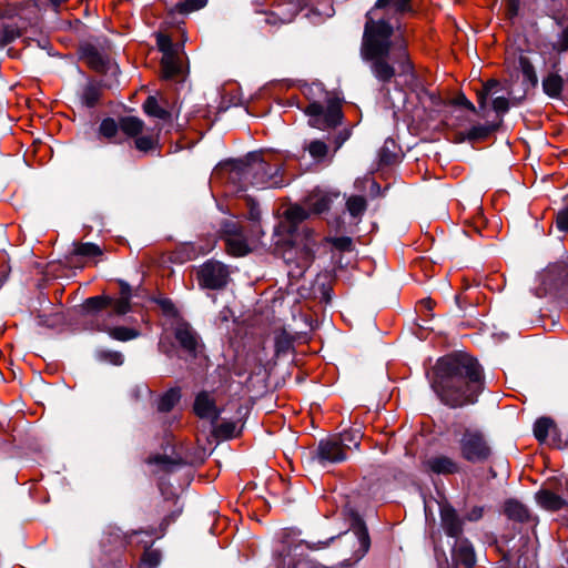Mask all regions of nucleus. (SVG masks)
<instances>
[{
    "label": "nucleus",
    "instance_id": "obj_1",
    "mask_svg": "<svg viewBox=\"0 0 568 568\" xmlns=\"http://www.w3.org/2000/svg\"><path fill=\"white\" fill-rule=\"evenodd\" d=\"M410 0H377L366 14V23L361 44V58L367 63L371 73L383 87L396 77L412 72L413 64L407 43L399 24L381 14L394 12L402 14L412 11Z\"/></svg>",
    "mask_w": 568,
    "mask_h": 568
},
{
    "label": "nucleus",
    "instance_id": "obj_2",
    "mask_svg": "<svg viewBox=\"0 0 568 568\" xmlns=\"http://www.w3.org/2000/svg\"><path fill=\"white\" fill-rule=\"evenodd\" d=\"M484 386L483 368L468 354L442 357L434 367L432 387L440 400L452 408L476 403Z\"/></svg>",
    "mask_w": 568,
    "mask_h": 568
},
{
    "label": "nucleus",
    "instance_id": "obj_3",
    "mask_svg": "<svg viewBox=\"0 0 568 568\" xmlns=\"http://www.w3.org/2000/svg\"><path fill=\"white\" fill-rule=\"evenodd\" d=\"M241 164L240 171L256 187H281L285 184L281 168L268 164L262 153H250Z\"/></svg>",
    "mask_w": 568,
    "mask_h": 568
},
{
    "label": "nucleus",
    "instance_id": "obj_4",
    "mask_svg": "<svg viewBox=\"0 0 568 568\" xmlns=\"http://www.w3.org/2000/svg\"><path fill=\"white\" fill-rule=\"evenodd\" d=\"M460 457L471 464L486 463L491 454V446L483 430L475 427H464L457 437Z\"/></svg>",
    "mask_w": 568,
    "mask_h": 568
},
{
    "label": "nucleus",
    "instance_id": "obj_5",
    "mask_svg": "<svg viewBox=\"0 0 568 568\" xmlns=\"http://www.w3.org/2000/svg\"><path fill=\"white\" fill-rule=\"evenodd\" d=\"M535 288L538 297L560 291L568 292V257L550 263L537 276Z\"/></svg>",
    "mask_w": 568,
    "mask_h": 568
},
{
    "label": "nucleus",
    "instance_id": "obj_6",
    "mask_svg": "<svg viewBox=\"0 0 568 568\" xmlns=\"http://www.w3.org/2000/svg\"><path fill=\"white\" fill-rule=\"evenodd\" d=\"M83 311L87 315L95 318L97 315H102L108 321H111L114 315L122 316L131 311V301L126 297L112 298L108 295H98L89 297L84 301Z\"/></svg>",
    "mask_w": 568,
    "mask_h": 568
},
{
    "label": "nucleus",
    "instance_id": "obj_7",
    "mask_svg": "<svg viewBox=\"0 0 568 568\" xmlns=\"http://www.w3.org/2000/svg\"><path fill=\"white\" fill-rule=\"evenodd\" d=\"M230 277L227 267L217 261H207L197 271L201 287L221 290L226 286Z\"/></svg>",
    "mask_w": 568,
    "mask_h": 568
},
{
    "label": "nucleus",
    "instance_id": "obj_8",
    "mask_svg": "<svg viewBox=\"0 0 568 568\" xmlns=\"http://www.w3.org/2000/svg\"><path fill=\"white\" fill-rule=\"evenodd\" d=\"M91 326L100 332H105L108 335L119 342H128L138 338L141 333L136 328L126 326H112L111 321H108L102 315H97L91 318Z\"/></svg>",
    "mask_w": 568,
    "mask_h": 568
},
{
    "label": "nucleus",
    "instance_id": "obj_9",
    "mask_svg": "<svg viewBox=\"0 0 568 568\" xmlns=\"http://www.w3.org/2000/svg\"><path fill=\"white\" fill-rule=\"evenodd\" d=\"M316 456L318 463L326 466L327 464L344 462L347 458V453L344 452L342 443L332 436L318 443Z\"/></svg>",
    "mask_w": 568,
    "mask_h": 568
},
{
    "label": "nucleus",
    "instance_id": "obj_10",
    "mask_svg": "<svg viewBox=\"0 0 568 568\" xmlns=\"http://www.w3.org/2000/svg\"><path fill=\"white\" fill-rule=\"evenodd\" d=\"M338 197L339 192L317 187L304 199V204L312 214H322L327 212L332 203Z\"/></svg>",
    "mask_w": 568,
    "mask_h": 568
},
{
    "label": "nucleus",
    "instance_id": "obj_11",
    "mask_svg": "<svg viewBox=\"0 0 568 568\" xmlns=\"http://www.w3.org/2000/svg\"><path fill=\"white\" fill-rule=\"evenodd\" d=\"M174 337L185 353L192 357L196 356L200 347V338L190 324L184 322L176 324Z\"/></svg>",
    "mask_w": 568,
    "mask_h": 568
},
{
    "label": "nucleus",
    "instance_id": "obj_12",
    "mask_svg": "<svg viewBox=\"0 0 568 568\" xmlns=\"http://www.w3.org/2000/svg\"><path fill=\"white\" fill-rule=\"evenodd\" d=\"M426 469L436 475H455L460 473V464L453 457L437 454L427 458L424 463Z\"/></svg>",
    "mask_w": 568,
    "mask_h": 568
},
{
    "label": "nucleus",
    "instance_id": "obj_13",
    "mask_svg": "<svg viewBox=\"0 0 568 568\" xmlns=\"http://www.w3.org/2000/svg\"><path fill=\"white\" fill-rule=\"evenodd\" d=\"M452 557L457 568H473L476 561L473 546L466 539L456 540Z\"/></svg>",
    "mask_w": 568,
    "mask_h": 568
},
{
    "label": "nucleus",
    "instance_id": "obj_14",
    "mask_svg": "<svg viewBox=\"0 0 568 568\" xmlns=\"http://www.w3.org/2000/svg\"><path fill=\"white\" fill-rule=\"evenodd\" d=\"M442 526L445 532L454 538H458L463 532V520L456 510L450 506H443L440 509Z\"/></svg>",
    "mask_w": 568,
    "mask_h": 568
},
{
    "label": "nucleus",
    "instance_id": "obj_15",
    "mask_svg": "<svg viewBox=\"0 0 568 568\" xmlns=\"http://www.w3.org/2000/svg\"><path fill=\"white\" fill-rule=\"evenodd\" d=\"M194 412L200 418L217 419L219 412L215 407L214 400L206 392L200 393L194 402Z\"/></svg>",
    "mask_w": 568,
    "mask_h": 568
},
{
    "label": "nucleus",
    "instance_id": "obj_16",
    "mask_svg": "<svg viewBox=\"0 0 568 568\" xmlns=\"http://www.w3.org/2000/svg\"><path fill=\"white\" fill-rule=\"evenodd\" d=\"M565 85L564 78L557 72H549L541 81L544 93L555 100H564L562 90Z\"/></svg>",
    "mask_w": 568,
    "mask_h": 568
},
{
    "label": "nucleus",
    "instance_id": "obj_17",
    "mask_svg": "<svg viewBox=\"0 0 568 568\" xmlns=\"http://www.w3.org/2000/svg\"><path fill=\"white\" fill-rule=\"evenodd\" d=\"M82 59L85 63L98 72H104L109 63L106 57L101 54L94 47L85 45L82 48Z\"/></svg>",
    "mask_w": 568,
    "mask_h": 568
},
{
    "label": "nucleus",
    "instance_id": "obj_18",
    "mask_svg": "<svg viewBox=\"0 0 568 568\" xmlns=\"http://www.w3.org/2000/svg\"><path fill=\"white\" fill-rule=\"evenodd\" d=\"M161 69L163 78L166 80L178 77L182 71V61L179 51L163 55L161 59Z\"/></svg>",
    "mask_w": 568,
    "mask_h": 568
},
{
    "label": "nucleus",
    "instance_id": "obj_19",
    "mask_svg": "<svg viewBox=\"0 0 568 568\" xmlns=\"http://www.w3.org/2000/svg\"><path fill=\"white\" fill-rule=\"evenodd\" d=\"M143 111L152 118H156L160 120H170L171 113L168 110V103L164 102L162 105L155 97H148V99L143 103Z\"/></svg>",
    "mask_w": 568,
    "mask_h": 568
},
{
    "label": "nucleus",
    "instance_id": "obj_20",
    "mask_svg": "<svg viewBox=\"0 0 568 568\" xmlns=\"http://www.w3.org/2000/svg\"><path fill=\"white\" fill-rule=\"evenodd\" d=\"M536 500L544 509L551 511L559 510L566 505V501L560 496L547 489L538 491Z\"/></svg>",
    "mask_w": 568,
    "mask_h": 568
},
{
    "label": "nucleus",
    "instance_id": "obj_21",
    "mask_svg": "<svg viewBox=\"0 0 568 568\" xmlns=\"http://www.w3.org/2000/svg\"><path fill=\"white\" fill-rule=\"evenodd\" d=\"M334 439L339 440L342 443V447L344 448V452H348L352 449H358L361 445V439L363 437L361 428H351L347 430H344L339 435L333 436Z\"/></svg>",
    "mask_w": 568,
    "mask_h": 568
},
{
    "label": "nucleus",
    "instance_id": "obj_22",
    "mask_svg": "<svg viewBox=\"0 0 568 568\" xmlns=\"http://www.w3.org/2000/svg\"><path fill=\"white\" fill-rule=\"evenodd\" d=\"M102 94V87L95 81H89L81 91V103L88 108L94 106Z\"/></svg>",
    "mask_w": 568,
    "mask_h": 568
},
{
    "label": "nucleus",
    "instance_id": "obj_23",
    "mask_svg": "<svg viewBox=\"0 0 568 568\" xmlns=\"http://www.w3.org/2000/svg\"><path fill=\"white\" fill-rule=\"evenodd\" d=\"M226 248L234 256H244L251 248L244 233L225 239Z\"/></svg>",
    "mask_w": 568,
    "mask_h": 568
},
{
    "label": "nucleus",
    "instance_id": "obj_24",
    "mask_svg": "<svg viewBox=\"0 0 568 568\" xmlns=\"http://www.w3.org/2000/svg\"><path fill=\"white\" fill-rule=\"evenodd\" d=\"M205 252L193 243H184L180 245L173 253V260L179 263L195 260L199 255Z\"/></svg>",
    "mask_w": 568,
    "mask_h": 568
},
{
    "label": "nucleus",
    "instance_id": "obj_25",
    "mask_svg": "<svg viewBox=\"0 0 568 568\" xmlns=\"http://www.w3.org/2000/svg\"><path fill=\"white\" fill-rule=\"evenodd\" d=\"M120 130L131 138L140 135L144 129V122L136 116H123L119 120Z\"/></svg>",
    "mask_w": 568,
    "mask_h": 568
},
{
    "label": "nucleus",
    "instance_id": "obj_26",
    "mask_svg": "<svg viewBox=\"0 0 568 568\" xmlns=\"http://www.w3.org/2000/svg\"><path fill=\"white\" fill-rule=\"evenodd\" d=\"M505 514L509 519L525 521L528 519V509L518 500L509 499L505 503Z\"/></svg>",
    "mask_w": 568,
    "mask_h": 568
},
{
    "label": "nucleus",
    "instance_id": "obj_27",
    "mask_svg": "<svg viewBox=\"0 0 568 568\" xmlns=\"http://www.w3.org/2000/svg\"><path fill=\"white\" fill-rule=\"evenodd\" d=\"M500 82L491 79L484 83L483 89L477 92L478 110L484 112L487 108V99L489 95L496 94L499 91Z\"/></svg>",
    "mask_w": 568,
    "mask_h": 568
},
{
    "label": "nucleus",
    "instance_id": "obj_28",
    "mask_svg": "<svg viewBox=\"0 0 568 568\" xmlns=\"http://www.w3.org/2000/svg\"><path fill=\"white\" fill-rule=\"evenodd\" d=\"M291 7H292V10L286 13H280V12H275V11L265 12V19H264L265 24H267L272 28H277L282 24L292 22L296 14V9H295L294 4H292Z\"/></svg>",
    "mask_w": 568,
    "mask_h": 568
},
{
    "label": "nucleus",
    "instance_id": "obj_29",
    "mask_svg": "<svg viewBox=\"0 0 568 568\" xmlns=\"http://www.w3.org/2000/svg\"><path fill=\"white\" fill-rule=\"evenodd\" d=\"M342 110L337 103H331L322 115V125L325 129L335 128L342 121Z\"/></svg>",
    "mask_w": 568,
    "mask_h": 568
},
{
    "label": "nucleus",
    "instance_id": "obj_30",
    "mask_svg": "<svg viewBox=\"0 0 568 568\" xmlns=\"http://www.w3.org/2000/svg\"><path fill=\"white\" fill-rule=\"evenodd\" d=\"M311 214L312 213L305 206L304 203H303V205H298V204L291 205L290 207L286 209V211L284 213L285 219L294 226L298 225L300 223H302L303 221L308 219Z\"/></svg>",
    "mask_w": 568,
    "mask_h": 568
},
{
    "label": "nucleus",
    "instance_id": "obj_31",
    "mask_svg": "<svg viewBox=\"0 0 568 568\" xmlns=\"http://www.w3.org/2000/svg\"><path fill=\"white\" fill-rule=\"evenodd\" d=\"M367 202L362 195H352L346 201V209L353 217H359L364 214Z\"/></svg>",
    "mask_w": 568,
    "mask_h": 568
},
{
    "label": "nucleus",
    "instance_id": "obj_32",
    "mask_svg": "<svg viewBox=\"0 0 568 568\" xmlns=\"http://www.w3.org/2000/svg\"><path fill=\"white\" fill-rule=\"evenodd\" d=\"M555 428L552 419L548 417H541L536 420L534 425V435L539 442H545L551 429Z\"/></svg>",
    "mask_w": 568,
    "mask_h": 568
},
{
    "label": "nucleus",
    "instance_id": "obj_33",
    "mask_svg": "<svg viewBox=\"0 0 568 568\" xmlns=\"http://www.w3.org/2000/svg\"><path fill=\"white\" fill-rule=\"evenodd\" d=\"M499 124H477L469 129L467 133V138L469 140H481L489 136L493 132L497 130Z\"/></svg>",
    "mask_w": 568,
    "mask_h": 568
},
{
    "label": "nucleus",
    "instance_id": "obj_34",
    "mask_svg": "<svg viewBox=\"0 0 568 568\" xmlns=\"http://www.w3.org/2000/svg\"><path fill=\"white\" fill-rule=\"evenodd\" d=\"M305 113L310 116V125L324 130L322 125V115L324 113V106L321 103H310L305 110Z\"/></svg>",
    "mask_w": 568,
    "mask_h": 568
},
{
    "label": "nucleus",
    "instance_id": "obj_35",
    "mask_svg": "<svg viewBox=\"0 0 568 568\" xmlns=\"http://www.w3.org/2000/svg\"><path fill=\"white\" fill-rule=\"evenodd\" d=\"M304 149L316 161H322L328 153V145L322 140H313Z\"/></svg>",
    "mask_w": 568,
    "mask_h": 568
},
{
    "label": "nucleus",
    "instance_id": "obj_36",
    "mask_svg": "<svg viewBox=\"0 0 568 568\" xmlns=\"http://www.w3.org/2000/svg\"><path fill=\"white\" fill-rule=\"evenodd\" d=\"M180 400V392L179 389H170L168 390L159 400L158 409L160 412H169L174 405Z\"/></svg>",
    "mask_w": 568,
    "mask_h": 568
},
{
    "label": "nucleus",
    "instance_id": "obj_37",
    "mask_svg": "<svg viewBox=\"0 0 568 568\" xmlns=\"http://www.w3.org/2000/svg\"><path fill=\"white\" fill-rule=\"evenodd\" d=\"M519 68L525 80H527L532 87H536L538 83L537 73L535 67L527 57L519 58Z\"/></svg>",
    "mask_w": 568,
    "mask_h": 568
},
{
    "label": "nucleus",
    "instance_id": "obj_38",
    "mask_svg": "<svg viewBox=\"0 0 568 568\" xmlns=\"http://www.w3.org/2000/svg\"><path fill=\"white\" fill-rule=\"evenodd\" d=\"M74 254L85 257H98L102 255L100 246L93 243H79L75 244Z\"/></svg>",
    "mask_w": 568,
    "mask_h": 568
},
{
    "label": "nucleus",
    "instance_id": "obj_39",
    "mask_svg": "<svg viewBox=\"0 0 568 568\" xmlns=\"http://www.w3.org/2000/svg\"><path fill=\"white\" fill-rule=\"evenodd\" d=\"M20 36H21V31L16 24H13V23L2 24L1 34H0V43L2 45H6V44L14 41Z\"/></svg>",
    "mask_w": 568,
    "mask_h": 568
},
{
    "label": "nucleus",
    "instance_id": "obj_40",
    "mask_svg": "<svg viewBox=\"0 0 568 568\" xmlns=\"http://www.w3.org/2000/svg\"><path fill=\"white\" fill-rule=\"evenodd\" d=\"M119 130V122L116 123L115 120L111 118L102 120L99 126L100 134L106 139L114 138Z\"/></svg>",
    "mask_w": 568,
    "mask_h": 568
},
{
    "label": "nucleus",
    "instance_id": "obj_41",
    "mask_svg": "<svg viewBox=\"0 0 568 568\" xmlns=\"http://www.w3.org/2000/svg\"><path fill=\"white\" fill-rule=\"evenodd\" d=\"M354 534L357 536L358 542L364 551L369 547V536L364 523L361 519L356 520L353 527Z\"/></svg>",
    "mask_w": 568,
    "mask_h": 568
},
{
    "label": "nucleus",
    "instance_id": "obj_42",
    "mask_svg": "<svg viewBox=\"0 0 568 568\" xmlns=\"http://www.w3.org/2000/svg\"><path fill=\"white\" fill-rule=\"evenodd\" d=\"M207 0H184L176 4V10L180 13H190L204 8Z\"/></svg>",
    "mask_w": 568,
    "mask_h": 568
},
{
    "label": "nucleus",
    "instance_id": "obj_43",
    "mask_svg": "<svg viewBox=\"0 0 568 568\" xmlns=\"http://www.w3.org/2000/svg\"><path fill=\"white\" fill-rule=\"evenodd\" d=\"M156 44L163 55L172 54L179 51V48L172 43L171 39L165 34H159L156 38Z\"/></svg>",
    "mask_w": 568,
    "mask_h": 568
},
{
    "label": "nucleus",
    "instance_id": "obj_44",
    "mask_svg": "<svg viewBox=\"0 0 568 568\" xmlns=\"http://www.w3.org/2000/svg\"><path fill=\"white\" fill-rule=\"evenodd\" d=\"M314 257V251L310 246H305L301 251V258L297 263V267L300 268L297 275H302L304 271L311 265Z\"/></svg>",
    "mask_w": 568,
    "mask_h": 568
},
{
    "label": "nucleus",
    "instance_id": "obj_45",
    "mask_svg": "<svg viewBox=\"0 0 568 568\" xmlns=\"http://www.w3.org/2000/svg\"><path fill=\"white\" fill-rule=\"evenodd\" d=\"M313 11L320 17L328 18L334 13V8L331 0H317Z\"/></svg>",
    "mask_w": 568,
    "mask_h": 568
},
{
    "label": "nucleus",
    "instance_id": "obj_46",
    "mask_svg": "<svg viewBox=\"0 0 568 568\" xmlns=\"http://www.w3.org/2000/svg\"><path fill=\"white\" fill-rule=\"evenodd\" d=\"M222 233L225 240L226 237L240 235L241 233H243V229L236 221L226 220L222 224Z\"/></svg>",
    "mask_w": 568,
    "mask_h": 568
},
{
    "label": "nucleus",
    "instance_id": "obj_47",
    "mask_svg": "<svg viewBox=\"0 0 568 568\" xmlns=\"http://www.w3.org/2000/svg\"><path fill=\"white\" fill-rule=\"evenodd\" d=\"M292 347V339L286 333H281L275 339V352L277 355L286 353Z\"/></svg>",
    "mask_w": 568,
    "mask_h": 568
},
{
    "label": "nucleus",
    "instance_id": "obj_48",
    "mask_svg": "<svg viewBox=\"0 0 568 568\" xmlns=\"http://www.w3.org/2000/svg\"><path fill=\"white\" fill-rule=\"evenodd\" d=\"M142 561L150 568H155L161 561V554L155 549H148L144 551Z\"/></svg>",
    "mask_w": 568,
    "mask_h": 568
},
{
    "label": "nucleus",
    "instance_id": "obj_49",
    "mask_svg": "<svg viewBox=\"0 0 568 568\" xmlns=\"http://www.w3.org/2000/svg\"><path fill=\"white\" fill-rule=\"evenodd\" d=\"M155 143H156L155 139L152 136H149V135H142V136L138 135L135 139V148L143 152H148V151H151L152 149H154Z\"/></svg>",
    "mask_w": 568,
    "mask_h": 568
},
{
    "label": "nucleus",
    "instance_id": "obj_50",
    "mask_svg": "<svg viewBox=\"0 0 568 568\" xmlns=\"http://www.w3.org/2000/svg\"><path fill=\"white\" fill-rule=\"evenodd\" d=\"M520 0H507L505 7V17L509 21H514L519 13Z\"/></svg>",
    "mask_w": 568,
    "mask_h": 568
},
{
    "label": "nucleus",
    "instance_id": "obj_51",
    "mask_svg": "<svg viewBox=\"0 0 568 568\" xmlns=\"http://www.w3.org/2000/svg\"><path fill=\"white\" fill-rule=\"evenodd\" d=\"M554 50L558 53L568 52V27L558 36V39L554 44Z\"/></svg>",
    "mask_w": 568,
    "mask_h": 568
},
{
    "label": "nucleus",
    "instance_id": "obj_52",
    "mask_svg": "<svg viewBox=\"0 0 568 568\" xmlns=\"http://www.w3.org/2000/svg\"><path fill=\"white\" fill-rule=\"evenodd\" d=\"M556 225L558 230L568 232V205L557 213Z\"/></svg>",
    "mask_w": 568,
    "mask_h": 568
},
{
    "label": "nucleus",
    "instance_id": "obj_53",
    "mask_svg": "<svg viewBox=\"0 0 568 568\" xmlns=\"http://www.w3.org/2000/svg\"><path fill=\"white\" fill-rule=\"evenodd\" d=\"M493 109L498 114H505L509 110V101L505 97H497L493 100Z\"/></svg>",
    "mask_w": 568,
    "mask_h": 568
},
{
    "label": "nucleus",
    "instance_id": "obj_54",
    "mask_svg": "<svg viewBox=\"0 0 568 568\" xmlns=\"http://www.w3.org/2000/svg\"><path fill=\"white\" fill-rule=\"evenodd\" d=\"M101 358L110 362L113 365H122L123 355L120 352H102Z\"/></svg>",
    "mask_w": 568,
    "mask_h": 568
},
{
    "label": "nucleus",
    "instance_id": "obj_55",
    "mask_svg": "<svg viewBox=\"0 0 568 568\" xmlns=\"http://www.w3.org/2000/svg\"><path fill=\"white\" fill-rule=\"evenodd\" d=\"M247 205H248L247 219L250 221H252L253 223H257L260 221V215H261L258 205L251 199L247 200Z\"/></svg>",
    "mask_w": 568,
    "mask_h": 568
},
{
    "label": "nucleus",
    "instance_id": "obj_56",
    "mask_svg": "<svg viewBox=\"0 0 568 568\" xmlns=\"http://www.w3.org/2000/svg\"><path fill=\"white\" fill-rule=\"evenodd\" d=\"M349 135H351V132L347 129L338 132V134L335 135V138H334V144H335L334 152H336L348 140Z\"/></svg>",
    "mask_w": 568,
    "mask_h": 568
},
{
    "label": "nucleus",
    "instance_id": "obj_57",
    "mask_svg": "<svg viewBox=\"0 0 568 568\" xmlns=\"http://www.w3.org/2000/svg\"><path fill=\"white\" fill-rule=\"evenodd\" d=\"M484 516V507L474 506L466 515L467 520L477 521Z\"/></svg>",
    "mask_w": 568,
    "mask_h": 568
},
{
    "label": "nucleus",
    "instance_id": "obj_58",
    "mask_svg": "<svg viewBox=\"0 0 568 568\" xmlns=\"http://www.w3.org/2000/svg\"><path fill=\"white\" fill-rule=\"evenodd\" d=\"M235 429V425L233 423H223L217 426L216 432L220 435H223L225 437H232Z\"/></svg>",
    "mask_w": 568,
    "mask_h": 568
},
{
    "label": "nucleus",
    "instance_id": "obj_59",
    "mask_svg": "<svg viewBox=\"0 0 568 568\" xmlns=\"http://www.w3.org/2000/svg\"><path fill=\"white\" fill-rule=\"evenodd\" d=\"M174 505H175V510L172 511V514L168 517H165L163 519V525L168 526L170 525L172 521L175 520L176 517L180 516V514L182 513V506H179L178 505V499L174 500Z\"/></svg>",
    "mask_w": 568,
    "mask_h": 568
},
{
    "label": "nucleus",
    "instance_id": "obj_60",
    "mask_svg": "<svg viewBox=\"0 0 568 568\" xmlns=\"http://www.w3.org/2000/svg\"><path fill=\"white\" fill-rule=\"evenodd\" d=\"M333 244L339 250H349L352 241L349 237H337L333 241Z\"/></svg>",
    "mask_w": 568,
    "mask_h": 568
},
{
    "label": "nucleus",
    "instance_id": "obj_61",
    "mask_svg": "<svg viewBox=\"0 0 568 568\" xmlns=\"http://www.w3.org/2000/svg\"><path fill=\"white\" fill-rule=\"evenodd\" d=\"M458 103H459L460 105L465 106L466 109L470 110L471 112H475V113H477V112H478V110H477V108L474 105V103H473V102H470V101H469L466 97H464V95H463V97H460V98H458Z\"/></svg>",
    "mask_w": 568,
    "mask_h": 568
},
{
    "label": "nucleus",
    "instance_id": "obj_62",
    "mask_svg": "<svg viewBox=\"0 0 568 568\" xmlns=\"http://www.w3.org/2000/svg\"><path fill=\"white\" fill-rule=\"evenodd\" d=\"M263 235V231L261 229V225L257 223H253L252 230H251V236L253 239H260Z\"/></svg>",
    "mask_w": 568,
    "mask_h": 568
},
{
    "label": "nucleus",
    "instance_id": "obj_63",
    "mask_svg": "<svg viewBox=\"0 0 568 568\" xmlns=\"http://www.w3.org/2000/svg\"><path fill=\"white\" fill-rule=\"evenodd\" d=\"M119 297H126V300L131 301V288L124 282H121V292Z\"/></svg>",
    "mask_w": 568,
    "mask_h": 568
},
{
    "label": "nucleus",
    "instance_id": "obj_64",
    "mask_svg": "<svg viewBox=\"0 0 568 568\" xmlns=\"http://www.w3.org/2000/svg\"><path fill=\"white\" fill-rule=\"evenodd\" d=\"M41 3L51 4L53 8H59L67 0H39Z\"/></svg>",
    "mask_w": 568,
    "mask_h": 568
}]
</instances>
